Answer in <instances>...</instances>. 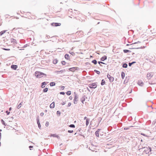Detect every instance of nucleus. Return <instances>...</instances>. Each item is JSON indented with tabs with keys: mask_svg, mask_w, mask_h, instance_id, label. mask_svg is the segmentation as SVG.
I'll return each mask as SVG.
<instances>
[{
	"mask_svg": "<svg viewBox=\"0 0 156 156\" xmlns=\"http://www.w3.org/2000/svg\"><path fill=\"white\" fill-rule=\"evenodd\" d=\"M46 85V82H44L42 83L41 87L42 88H43L45 87V86Z\"/></svg>",
	"mask_w": 156,
	"mask_h": 156,
	"instance_id": "dca6fc26",
	"label": "nucleus"
},
{
	"mask_svg": "<svg viewBox=\"0 0 156 156\" xmlns=\"http://www.w3.org/2000/svg\"><path fill=\"white\" fill-rule=\"evenodd\" d=\"M141 134L144 136H146V135L144 134V133H141Z\"/></svg>",
	"mask_w": 156,
	"mask_h": 156,
	"instance_id": "79ce46f5",
	"label": "nucleus"
},
{
	"mask_svg": "<svg viewBox=\"0 0 156 156\" xmlns=\"http://www.w3.org/2000/svg\"><path fill=\"white\" fill-rule=\"evenodd\" d=\"M92 62L95 64H96L97 63V62L96 60H94L92 61Z\"/></svg>",
	"mask_w": 156,
	"mask_h": 156,
	"instance_id": "c85d7f7f",
	"label": "nucleus"
},
{
	"mask_svg": "<svg viewBox=\"0 0 156 156\" xmlns=\"http://www.w3.org/2000/svg\"><path fill=\"white\" fill-rule=\"evenodd\" d=\"M107 77L108 78L109 80V81L110 82H112L114 80V78L112 76L109 74H108L107 75Z\"/></svg>",
	"mask_w": 156,
	"mask_h": 156,
	"instance_id": "7ed1b4c3",
	"label": "nucleus"
},
{
	"mask_svg": "<svg viewBox=\"0 0 156 156\" xmlns=\"http://www.w3.org/2000/svg\"><path fill=\"white\" fill-rule=\"evenodd\" d=\"M5 31H2L0 33V35H2L4 33Z\"/></svg>",
	"mask_w": 156,
	"mask_h": 156,
	"instance_id": "72a5a7b5",
	"label": "nucleus"
},
{
	"mask_svg": "<svg viewBox=\"0 0 156 156\" xmlns=\"http://www.w3.org/2000/svg\"><path fill=\"white\" fill-rule=\"evenodd\" d=\"M69 98L70 99H72V97H69Z\"/></svg>",
	"mask_w": 156,
	"mask_h": 156,
	"instance_id": "8fccbe9b",
	"label": "nucleus"
},
{
	"mask_svg": "<svg viewBox=\"0 0 156 156\" xmlns=\"http://www.w3.org/2000/svg\"><path fill=\"white\" fill-rule=\"evenodd\" d=\"M4 49V50H6V49Z\"/></svg>",
	"mask_w": 156,
	"mask_h": 156,
	"instance_id": "5fc2aeb1",
	"label": "nucleus"
},
{
	"mask_svg": "<svg viewBox=\"0 0 156 156\" xmlns=\"http://www.w3.org/2000/svg\"><path fill=\"white\" fill-rule=\"evenodd\" d=\"M98 63H99V64H100V63H102V64H104V63L102 62H98Z\"/></svg>",
	"mask_w": 156,
	"mask_h": 156,
	"instance_id": "a19ab883",
	"label": "nucleus"
},
{
	"mask_svg": "<svg viewBox=\"0 0 156 156\" xmlns=\"http://www.w3.org/2000/svg\"><path fill=\"white\" fill-rule=\"evenodd\" d=\"M66 94L67 95H70L71 94V91H68L67 92H66Z\"/></svg>",
	"mask_w": 156,
	"mask_h": 156,
	"instance_id": "bb28decb",
	"label": "nucleus"
},
{
	"mask_svg": "<svg viewBox=\"0 0 156 156\" xmlns=\"http://www.w3.org/2000/svg\"><path fill=\"white\" fill-rule=\"evenodd\" d=\"M61 63L63 65H65L66 63V62L65 61H62Z\"/></svg>",
	"mask_w": 156,
	"mask_h": 156,
	"instance_id": "473e14b6",
	"label": "nucleus"
},
{
	"mask_svg": "<svg viewBox=\"0 0 156 156\" xmlns=\"http://www.w3.org/2000/svg\"><path fill=\"white\" fill-rule=\"evenodd\" d=\"M107 58V56L105 55L101 58V60L102 61H104L105 60H106Z\"/></svg>",
	"mask_w": 156,
	"mask_h": 156,
	"instance_id": "2eb2a0df",
	"label": "nucleus"
},
{
	"mask_svg": "<svg viewBox=\"0 0 156 156\" xmlns=\"http://www.w3.org/2000/svg\"><path fill=\"white\" fill-rule=\"evenodd\" d=\"M26 15H27L26 17L28 18L29 19H30L31 18V13L30 12H27L26 13Z\"/></svg>",
	"mask_w": 156,
	"mask_h": 156,
	"instance_id": "423d86ee",
	"label": "nucleus"
},
{
	"mask_svg": "<svg viewBox=\"0 0 156 156\" xmlns=\"http://www.w3.org/2000/svg\"><path fill=\"white\" fill-rule=\"evenodd\" d=\"M6 113H7V114L8 115L9 114V113H7L8 112L7 111H6Z\"/></svg>",
	"mask_w": 156,
	"mask_h": 156,
	"instance_id": "864d4df0",
	"label": "nucleus"
},
{
	"mask_svg": "<svg viewBox=\"0 0 156 156\" xmlns=\"http://www.w3.org/2000/svg\"><path fill=\"white\" fill-rule=\"evenodd\" d=\"M132 63H133H133H135V62H132Z\"/></svg>",
	"mask_w": 156,
	"mask_h": 156,
	"instance_id": "603ef678",
	"label": "nucleus"
},
{
	"mask_svg": "<svg viewBox=\"0 0 156 156\" xmlns=\"http://www.w3.org/2000/svg\"><path fill=\"white\" fill-rule=\"evenodd\" d=\"M78 96H77L76 95L75 96L74 99V104H76L77 103V102L78 100Z\"/></svg>",
	"mask_w": 156,
	"mask_h": 156,
	"instance_id": "39448f33",
	"label": "nucleus"
},
{
	"mask_svg": "<svg viewBox=\"0 0 156 156\" xmlns=\"http://www.w3.org/2000/svg\"><path fill=\"white\" fill-rule=\"evenodd\" d=\"M1 121H2V123L3 124V125L5 126H6V124H5V122L4 121L2 120V119L1 120Z\"/></svg>",
	"mask_w": 156,
	"mask_h": 156,
	"instance_id": "c756f323",
	"label": "nucleus"
},
{
	"mask_svg": "<svg viewBox=\"0 0 156 156\" xmlns=\"http://www.w3.org/2000/svg\"><path fill=\"white\" fill-rule=\"evenodd\" d=\"M65 57L66 59L68 60L69 59V56L68 54H66L65 55Z\"/></svg>",
	"mask_w": 156,
	"mask_h": 156,
	"instance_id": "f3484780",
	"label": "nucleus"
},
{
	"mask_svg": "<svg viewBox=\"0 0 156 156\" xmlns=\"http://www.w3.org/2000/svg\"><path fill=\"white\" fill-rule=\"evenodd\" d=\"M153 76V73H149L147 75V77L149 79L151 78Z\"/></svg>",
	"mask_w": 156,
	"mask_h": 156,
	"instance_id": "6e6552de",
	"label": "nucleus"
},
{
	"mask_svg": "<svg viewBox=\"0 0 156 156\" xmlns=\"http://www.w3.org/2000/svg\"><path fill=\"white\" fill-rule=\"evenodd\" d=\"M101 129H98V130L95 132V135L97 137H99V132Z\"/></svg>",
	"mask_w": 156,
	"mask_h": 156,
	"instance_id": "9d476101",
	"label": "nucleus"
},
{
	"mask_svg": "<svg viewBox=\"0 0 156 156\" xmlns=\"http://www.w3.org/2000/svg\"><path fill=\"white\" fill-rule=\"evenodd\" d=\"M52 26L57 27L60 26L61 25V23H53L51 24Z\"/></svg>",
	"mask_w": 156,
	"mask_h": 156,
	"instance_id": "20e7f679",
	"label": "nucleus"
},
{
	"mask_svg": "<svg viewBox=\"0 0 156 156\" xmlns=\"http://www.w3.org/2000/svg\"><path fill=\"white\" fill-rule=\"evenodd\" d=\"M22 102H21L17 106V108L18 109H19L20 108L21 106V105H22Z\"/></svg>",
	"mask_w": 156,
	"mask_h": 156,
	"instance_id": "b1692460",
	"label": "nucleus"
},
{
	"mask_svg": "<svg viewBox=\"0 0 156 156\" xmlns=\"http://www.w3.org/2000/svg\"><path fill=\"white\" fill-rule=\"evenodd\" d=\"M89 87L90 88H95L97 87L96 83H94L89 84Z\"/></svg>",
	"mask_w": 156,
	"mask_h": 156,
	"instance_id": "f03ea898",
	"label": "nucleus"
},
{
	"mask_svg": "<svg viewBox=\"0 0 156 156\" xmlns=\"http://www.w3.org/2000/svg\"><path fill=\"white\" fill-rule=\"evenodd\" d=\"M123 52L124 53H126L127 52H131V51L125 49L123 50Z\"/></svg>",
	"mask_w": 156,
	"mask_h": 156,
	"instance_id": "aec40b11",
	"label": "nucleus"
},
{
	"mask_svg": "<svg viewBox=\"0 0 156 156\" xmlns=\"http://www.w3.org/2000/svg\"><path fill=\"white\" fill-rule=\"evenodd\" d=\"M11 43H12V44H10V45H15V44H16V40L13 39H11Z\"/></svg>",
	"mask_w": 156,
	"mask_h": 156,
	"instance_id": "0eeeda50",
	"label": "nucleus"
},
{
	"mask_svg": "<svg viewBox=\"0 0 156 156\" xmlns=\"http://www.w3.org/2000/svg\"><path fill=\"white\" fill-rule=\"evenodd\" d=\"M58 62V60L57 58H55L53 60V63L54 64H56Z\"/></svg>",
	"mask_w": 156,
	"mask_h": 156,
	"instance_id": "ddd939ff",
	"label": "nucleus"
},
{
	"mask_svg": "<svg viewBox=\"0 0 156 156\" xmlns=\"http://www.w3.org/2000/svg\"><path fill=\"white\" fill-rule=\"evenodd\" d=\"M55 107V103L54 102H53L52 103H51L50 105V107L51 108H53Z\"/></svg>",
	"mask_w": 156,
	"mask_h": 156,
	"instance_id": "4468645a",
	"label": "nucleus"
},
{
	"mask_svg": "<svg viewBox=\"0 0 156 156\" xmlns=\"http://www.w3.org/2000/svg\"><path fill=\"white\" fill-rule=\"evenodd\" d=\"M133 64V63H129V66H130L132 65Z\"/></svg>",
	"mask_w": 156,
	"mask_h": 156,
	"instance_id": "ea45409f",
	"label": "nucleus"
},
{
	"mask_svg": "<svg viewBox=\"0 0 156 156\" xmlns=\"http://www.w3.org/2000/svg\"><path fill=\"white\" fill-rule=\"evenodd\" d=\"M96 72L98 74H99L100 73V72L99 71H96Z\"/></svg>",
	"mask_w": 156,
	"mask_h": 156,
	"instance_id": "37998d69",
	"label": "nucleus"
},
{
	"mask_svg": "<svg viewBox=\"0 0 156 156\" xmlns=\"http://www.w3.org/2000/svg\"><path fill=\"white\" fill-rule=\"evenodd\" d=\"M48 88H44L43 90V92H46L48 90Z\"/></svg>",
	"mask_w": 156,
	"mask_h": 156,
	"instance_id": "a878e982",
	"label": "nucleus"
},
{
	"mask_svg": "<svg viewBox=\"0 0 156 156\" xmlns=\"http://www.w3.org/2000/svg\"><path fill=\"white\" fill-rule=\"evenodd\" d=\"M138 84L140 86H142L143 85V83L140 81L138 82Z\"/></svg>",
	"mask_w": 156,
	"mask_h": 156,
	"instance_id": "7c9ffc66",
	"label": "nucleus"
},
{
	"mask_svg": "<svg viewBox=\"0 0 156 156\" xmlns=\"http://www.w3.org/2000/svg\"><path fill=\"white\" fill-rule=\"evenodd\" d=\"M121 76L122 78L123 79L125 76V73L123 72H122L121 73Z\"/></svg>",
	"mask_w": 156,
	"mask_h": 156,
	"instance_id": "6ab92c4d",
	"label": "nucleus"
},
{
	"mask_svg": "<svg viewBox=\"0 0 156 156\" xmlns=\"http://www.w3.org/2000/svg\"><path fill=\"white\" fill-rule=\"evenodd\" d=\"M140 43V42L138 41L137 42L134 43L132 44H136Z\"/></svg>",
	"mask_w": 156,
	"mask_h": 156,
	"instance_id": "c9c22d12",
	"label": "nucleus"
},
{
	"mask_svg": "<svg viewBox=\"0 0 156 156\" xmlns=\"http://www.w3.org/2000/svg\"><path fill=\"white\" fill-rule=\"evenodd\" d=\"M62 105H64L66 104V102H63L62 104Z\"/></svg>",
	"mask_w": 156,
	"mask_h": 156,
	"instance_id": "a18cd8bd",
	"label": "nucleus"
},
{
	"mask_svg": "<svg viewBox=\"0 0 156 156\" xmlns=\"http://www.w3.org/2000/svg\"><path fill=\"white\" fill-rule=\"evenodd\" d=\"M90 119H87L86 120V126H87L89 123Z\"/></svg>",
	"mask_w": 156,
	"mask_h": 156,
	"instance_id": "a211bd4d",
	"label": "nucleus"
},
{
	"mask_svg": "<svg viewBox=\"0 0 156 156\" xmlns=\"http://www.w3.org/2000/svg\"><path fill=\"white\" fill-rule=\"evenodd\" d=\"M83 34V32L82 31H78L77 32H76V34H77V35H79V34ZM82 35H83V34H82Z\"/></svg>",
	"mask_w": 156,
	"mask_h": 156,
	"instance_id": "5701e85b",
	"label": "nucleus"
},
{
	"mask_svg": "<svg viewBox=\"0 0 156 156\" xmlns=\"http://www.w3.org/2000/svg\"><path fill=\"white\" fill-rule=\"evenodd\" d=\"M60 94H61L64 95L65 94V93L64 92H60Z\"/></svg>",
	"mask_w": 156,
	"mask_h": 156,
	"instance_id": "58836bf2",
	"label": "nucleus"
},
{
	"mask_svg": "<svg viewBox=\"0 0 156 156\" xmlns=\"http://www.w3.org/2000/svg\"><path fill=\"white\" fill-rule=\"evenodd\" d=\"M64 88V86H62V88H63V89Z\"/></svg>",
	"mask_w": 156,
	"mask_h": 156,
	"instance_id": "3c124183",
	"label": "nucleus"
},
{
	"mask_svg": "<svg viewBox=\"0 0 156 156\" xmlns=\"http://www.w3.org/2000/svg\"><path fill=\"white\" fill-rule=\"evenodd\" d=\"M57 115H60L61 112L60 111H57Z\"/></svg>",
	"mask_w": 156,
	"mask_h": 156,
	"instance_id": "2f4dec72",
	"label": "nucleus"
},
{
	"mask_svg": "<svg viewBox=\"0 0 156 156\" xmlns=\"http://www.w3.org/2000/svg\"><path fill=\"white\" fill-rule=\"evenodd\" d=\"M86 98V96H84L81 98V101L83 104H84V102L85 101Z\"/></svg>",
	"mask_w": 156,
	"mask_h": 156,
	"instance_id": "9b49d317",
	"label": "nucleus"
},
{
	"mask_svg": "<svg viewBox=\"0 0 156 156\" xmlns=\"http://www.w3.org/2000/svg\"><path fill=\"white\" fill-rule=\"evenodd\" d=\"M105 83V80H102L101 81V85H104Z\"/></svg>",
	"mask_w": 156,
	"mask_h": 156,
	"instance_id": "4be33fe9",
	"label": "nucleus"
},
{
	"mask_svg": "<svg viewBox=\"0 0 156 156\" xmlns=\"http://www.w3.org/2000/svg\"><path fill=\"white\" fill-rule=\"evenodd\" d=\"M43 114H44V113H41V115H43Z\"/></svg>",
	"mask_w": 156,
	"mask_h": 156,
	"instance_id": "09e8293b",
	"label": "nucleus"
},
{
	"mask_svg": "<svg viewBox=\"0 0 156 156\" xmlns=\"http://www.w3.org/2000/svg\"><path fill=\"white\" fill-rule=\"evenodd\" d=\"M129 129V128H124V129L125 130H127V129Z\"/></svg>",
	"mask_w": 156,
	"mask_h": 156,
	"instance_id": "49530a36",
	"label": "nucleus"
},
{
	"mask_svg": "<svg viewBox=\"0 0 156 156\" xmlns=\"http://www.w3.org/2000/svg\"><path fill=\"white\" fill-rule=\"evenodd\" d=\"M69 126L70 127H72V128H75V126L73 124H71Z\"/></svg>",
	"mask_w": 156,
	"mask_h": 156,
	"instance_id": "cd10ccee",
	"label": "nucleus"
},
{
	"mask_svg": "<svg viewBox=\"0 0 156 156\" xmlns=\"http://www.w3.org/2000/svg\"><path fill=\"white\" fill-rule=\"evenodd\" d=\"M37 124L38 125L39 127V126L40 125V122H39V120H37Z\"/></svg>",
	"mask_w": 156,
	"mask_h": 156,
	"instance_id": "4c0bfd02",
	"label": "nucleus"
},
{
	"mask_svg": "<svg viewBox=\"0 0 156 156\" xmlns=\"http://www.w3.org/2000/svg\"><path fill=\"white\" fill-rule=\"evenodd\" d=\"M84 119H87V117H84Z\"/></svg>",
	"mask_w": 156,
	"mask_h": 156,
	"instance_id": "de8ad7c7",
	"label": "nucleus"
},
{
	"mask_svg": "<svg viewBox=\"0 0 156 156\" xmlns=\"http://www.w3.org/2000/svg\"><path fill=\"white\" fill-rule=\"evenodd\" d=\"M55 83L54 82H51L50 83V85L51 86H53L55 85Z\"/></svg>",
	"mask_w": 156,
	"mask_h": 156,
	"instance_id": "412c9836",
	"label": "nucleus"
},
{
	"mask_svg": "<svg viewBox=\"0 0 156 156\" xmlns=\"http://www.w3.org/2000/svg\"><path fill=\"white\" fill-rule=\"evenodd\" d=\"M71 105V103L69 102L68 104V107H69V106H70Z\"/></svg>",
	"mask_w": 156,
	"mask_h": 156,
	"instance_id": "e433bc0d",
	"label": "nucleus"
},
{
	"mask_svg": "<svg viewBox=\"0 0 156 156\" xmlns=\"http://www.w3.org/2000/svg\"><path fill=\"white\" fill-rule=\"evenodd\" d=\"M35 76L37 78H40L44 76L46 77L47 75L40 71H36L34 73Z\"/></svg>",
	"mask_w": 156,
	"mask_h": 156,
	"instance_id": "f257e3e1",
	"label": "nucleus"
},
{
	"mask_svg": "<svg viewBox=\"0 0 156 156\" xmlns=\"http://www.w3.org/2000/svg\"><path fill=\"white\" fill-rule=\"evenodd\" d=\"M17 67V66L16 65H12L11 66V68L14 70H16Z\"/></svg>",
	"mask_w": 156,
	"mask_h": 156,
	"instance_id": "f8f14e48",
	"label": "nucleus"
},
{
	"mask_svg": "<svg viewBox=\"0 0 156 156\" xmlns=\"http://www.w3.org/2000/svg\"><path fill=\"white\" fill-rule=\"evenodd\" d=\"M32 147H33V146H30L29 147V148H30V150H31V149H30V148H32Z\"/></svg>",
	"mask_w": 156,
	"mask_h": 156,
	"instance_id": "c03bdc74",
	"label": "nucleus"
},
{
	"mask_svg": "<svg viewBox=\"0 0 156 156\" xmlns=\"http://www.w3.org/2000/svg\"><path fill=\"white\" fill-rule=\"evenodd\" d=\"M123 67L126 68L127 67V65L126 63L124 64L122 66Z\"/></svg>",
	"mask_w": 156,
	"mask_h": 156,
	"instance_id": "393cba45",
	"label": "nucleus"
},
{
	"mask_svg": "<svg viewBox=\"0 0 156 156\" xmlns=\"http://www.w3.org/2000/svg\"><path fill=\"white\" fill-rule=\"evenodd\" d=\"M73 130H68V132L69 133H73Z\"/></svg>",
	"mask_w": 156,
	"mask_h": 156,
	"instance_id": "f704fd0d",
	"label": "nucleus"
},
{
	"mask_svg": "<svg viewBox=\"0 0 156 156\" xmlns=\"http://www.w3.org/2000/svg\"><path fill=\"white\" fill-rule=\"evenodd\" d=\"M77 68L76 67H73L69 69V71L74 72H75L76 70H77Z\"/></svg>",
	"mask_w": 156,
	"mask_h": 156,
	"instance_id": "1a4fd4ad",
	"label": "nucleus"
}]
</instances>
